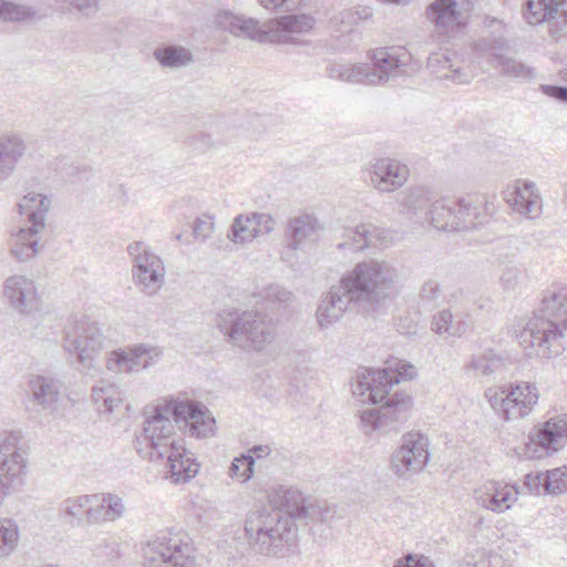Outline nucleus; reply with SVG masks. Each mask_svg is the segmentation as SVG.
Listing matches in <instances>:
<instances>
[{
    "instance_id": "nucleus-1",
    "label": "nucleus",
    "mask_w": 567,
    "mask_h": 567,
    "mask_svg": "<svg viewBox=\"0 0 567 567\" xmlns=\"http://www.w3.org/2000/svg\"><path fill=\"white\" fill-rule=\"evenodd\" d=\"M137 436V451L151 461L166 460L169 477L175 484L194 478L199 463L186 450L184 440L176 435L175 426L184 427L190 436L206 439L214 434L215 419L200 403L164 398L152 408Z\"/></svg>"
},
{
    "instance_id": "nucleus-2",
    "label": "nucleus",
    "mask_w": 567,
    "mask_h": 567,
    "mask_svg": "<svg viewBox=\"0 0 567 567\" xmlns=\"http://www.w3.org/2000/svg\"><path fill=\"white\" fill-rule=\"evenodd\" d=\"M277 508L251 511L245 522L250 547L268 557L285 556L297 538L295 520L303 522L309 504L296 487H280L274 499Z\"/></svg>"
},
{
    "instance_id": "nucleus-3",
    "label": "nucleus",
    "mask_w": 567,
    "mask_h": 567,
    "mask_svg": "<svg viewBox=\"0 0 567 567\" xmlns=\"http://www.w3.org/2000/svg\"><path fill=\"white\" fill-rule=\"evenodd\" d=\"M399 383L394 373L386 369L360 368L352 383L353 395L362 403L378 404L385 399L379 409H370L361 413L360 420L365 433H388L405 423L412 409V398L403 392L390 394L393 384Z\"/></svg>"
},
{
    "instance_id": "nucleus-4",
    "label": "nucleus",
    "mask_w": 567,
    "mask_h": 567,
    "mask_svg": "<svg viewBox=\"0 0 567 567\" xmlns=\"http://www.w3.org/2000/svg\"><path fill=\"white\" fill-rule=\"evenodd\" d=\"M567 330V287L547 290L538 311L519 333V342L528 355L549 358L560 354Z\"/></svg>"
},
{
    "instance_id": "nucleus-5",
    "label": "nucleus",
    "mask_w": 567,
    "mask_h": 567,
    "mask_svg": "<svg viewBox=\"0 0 567 567\" xmlns=\"http://www.w3.org/2000/svg\"><path fill=\"white\" fill-rule=\"evenodd\" d=\"M396 279L398 271L389 261L368 259L358 262L340 281L354 303L365 309L389 298Z\"/></svg>"
},
{
    "instance_id": "nucleus-6",
    "label": "nucleus",
    "mask_w": 567,
    "mask_h": 567,
    "mask_svg": "<svg viewBox=\"0 0 567 567\" xmlns=\"http://www.w3.org/2000/svg\"><path fill=\"white\" fill-rule=\"evenodd\" d=\"M217 327L234 346L251 351H264L276 338V327L261 312L225 309L217 318Z\"/></svg>"
},
{
    "instance_id": "nucleus-7",
    "label": "nucleus",
    "mask_w": 567,
    "mask_h": 567,
    "mask_svg": "<svg viewBox=\"0 0 567 567\" xmlns=\"http://www.w3.org/2000/svg\"><path fill=\"white\" fill-rule=\"evenodd\" d=\"M105 346L99 324L86 317L69 322L63 330L62 349L86 372L96 370V359Z\"/></svg>"
},
{
    "instance_id": "nucleus-8",
    "label": "nucleus",
    "mask_w": 567,
    "mask_h": 567,
    "mask_svg": "<svg viewBox=\"0 0 567 567\" xmlns=\"http://www.w3.org/2000/svg\"><path fill=\"white\" fill-rule=\"evenodd\" d=\"M145 567H195V548L190 536L182 530L166 532L143 547Z\"/></svg>"
},
{
    "instance_id": "nucleus-9",
    "label": "nucleus",
    "mask_w": 567,
    "mask_h": 567,
    "mask_svg": "<svg viewBox=\"0 0 567 567\" xmlns=\"http://www.w3.org/2000/svg\"><path fill=\"white\" fill-rule=\"evenodd\" d=\"M485 398L499 419L511 422L528 416L538 402L539 393L535 384L518 382L488 388Z\"/></svg>"
},
{
    "instance_id": "nucleus-10",
    "label": "nucleus",
    "mask_w": 567,
    "mask_h": 567,
    "mask_svg": "<svg viewBox=\"0 0 567 567\" xmlns=\"http://www.w3.org/2000/svg\"><path fill=\"white\" fill-rule=\"evenodd\" d=\"M27 468L28 460L19 446V436L13 433L0 436V497L22 485Z\"/></svg>"
},
{
    "instance_id": "nucleus-11",
    "label": "nucleus",
    "mask_w": 567,
    "mask_h": 567,
    "mask_svg": "<svg viewBox=\"0 0 567 567\" xmlns=\"http://www.w3.org/2000/svg\"><path fill=\"white\" fill-rule=\"evenodd\" d=\"M133 257V279L138 289L147 295L156 293L165 281L163 260L141 241L128 245Z\"/></svg>"
},
{
    "instance_id": "nucleus-12",
    "label": "nucleus",
    "mask_w": 567,
    "mask_h": 567,
    "mask_svg": "<svg viewBox=\"0 0 567 567\" xmlns=\"http://www.w3.org/2000/svg\"><path fill=\"white\" fill-rule=\"evenodd\" d=\"M371 60L370 83L381 85L408 74L412 62L411 53L404 47H381L369 51Z\"/></svg>"
},
{
    "instance_id": "nucleus-13",
    "label": "nucleus",
    "mask_w": 567,
    "mask_h": 567,
    "mask_svg": "<svg viewBox=\"0 0 567 567\" xmlns=\"http://www.w3.org/2000/svg\"><path fill=\"white\" fill-rule=\"evenodd\" d=\"M523 16L530 25L545 24L551 38L567 35V0H525Z\"/></svg>"
},
{
    "instance_id": "nucleus-14",
    "label": "nucleus",
    "mask_w": 567,
    "mask_h": 567,
    "mask_svg": "<svg viewBox=\"0 0 567 567\" xmlns=\"http://www.w3.org/2000/svg\"><path fill=\"white\" fill-rule=\"evenodd\" d=\"M161 357L158 347L136 344L107 352L105 367L113 373H135L156 364Z\"/></svg>"
},
{
    "instance_id": "nucleus-15",
    "label": "nucleus",
    "mask_w": 567,
    "mask_h": 567,
    "mask_svg": "<svg viewBox=\"0 0 567 567\" xmlns=\"http://www.w3.org/2000/svg\"><path fill=\"white\" fill-rule=\"evenodd\" d=\"M429 458L427 437L421 433H409L403 436L401 446L393 453L391 465L396 476L405 477L422 471Z\"/></svg>"
},
{
    "instance_id": "nucleus-16",
    "label": "nucleus",
    "mask_w": 567,
    "mask_h": 567,
    "mask_svg": "<svg viewBox=\"0 0 567 567\" xmlns=\"http://www.w3.org/2000/svg\"><path fill=\"white\" fill-rule=\"evenodd\" d=\"M567 443V414L549 419L518 452L525 458H540L544 452H557Z\"/></svg>"
},
{
    "instance_id": "nucleus-17",
    "label": "nucleus",
    "mask_w": 567,
    "mask_h": 567,
    "mask_svg": "<svg viewBox=\"0 0 567 567\" xmlns=\"http://www.w3.org/2000/svg\"><path fill=\"white\" fill-rule=\"evenodd\" d=\"M362 171L370 185L384 193L402 187L410 174L405 164L389 157L372 159L363 166Z\"/></svg>"
},
{
    "instance_id": "nucleus-18",
    "label": "nucleus",
    "mask_w": 567,
    "mask_h": 567,
    "mask_svg": "<svg viewBox=\"0 0 567 567\" xmlns=\"http://www.w3.org/2000/svg\"><path fill=\"white\" fill-rule=\"evenodd\" d=\"M458 231L470 230L486 224L496 208L487 194L472 193L454 202Z\"/></svg>"
},
{
    "instance_id": "nucleus-19",
    "label": "nucleus",
    "mask_w": 567,
    "mask_h": 567,
    "mask_svg": "<svg viewBox=\"0 0 567 567\" xmlns=\"http://www.w3.org/2000/svg\"><path fill=\"white\" fill-rule=\"evenodd\" d=\"M339 249H353L361 251L367 247H386L393 243V235L390 230L379 227L372 223H359L347 225L341 229Z\"/></svg>"
},
{
    "instance_id": "nucleus-20",
    "label": "nucleus",
    "mask_w": 567,
    "mask_h": 567,
    "mask_svg": "<svg viewBox=\"0 0 567 567\" xmlns=\"http://www.w3.org/2000/svg\"><path fill=\"white\" fill-rule=\"evenodd\" d=\"M214 23L233 37L248 39L259 43L267 42V22L264 25L259 20L230 9H220L214 16Z\"/></svg>"
},
{
    "instance_id": "nucleus-21",
    "label": "nucleus",
    "mask_w": 567,
    "mask_h": 567,
    "mask_svg": "<svg viewBox=\"0 0 567 567\" xmlns=\"http://www.w3.org/2000/svg\"><path fill=\"white\" fill-rule=\"evenodd\" d=\"M476 50L486 53L491 63L508 78L529 80L535 76V70L512 56L508 47L502 40H482L476 44Z\"/></svg>"
},
{
    "instance_id": "nucleus-22",
    "label": "nucleus",
    "mask_w": 567,
    "mask_h": 567,
    "mask_svg": "<svg viewBox=\"0 0 567 567\" xmlns=\"http://www.w3.org/2000/svg\"><path fill=\"white\" fill-rule=\"evenodd\" d=\"M315 24L309 14H288L267 21V42L296 44L297 37L308 33Z\"/></svg>"
},
{
    "instance_id": "nucleus-23",
    "label": "nucleus",
    "mask_w": 567,
    "mask_h": 567,
    "mask_svg": "<svg viewBox=\"0 0 567 567\" xmlns=\"http://www.w3.org/2000/svg\"><path fill=\"white\" fill-rule=\"evenodd\" d=\"M3 296L11 308L20 313L30 315L40 306L34 280L23 275H12L4 280Z\"/></svg>"
},
{
    "instance_id": "nucleus-24",
    "label": "nucleus",
    "mask_w": 567,
    "mask_h": 567,
    "mask_svg": "<svg viewBox=\"0 0 567 567\" xmlns=\"http://www.w3.org/2000/svg\"><path fill=\"white\" fill-rule=\"evenodd\" d=\"M519 489L516 485L504 482H487L475 489L474 498L481 507L502 514L517 502Z\"/></svg>"
},
{
    "instance_id": "nucleus-25",
    "label": "nucleus",
    "mask_w": 567,
    "mask_h": 567,
    "mask_svg": "<svg viewBox=\"0 0 567 567\" xmlns=\"http://www.w3.org/2000/svg\"><path fill=\"white\" fill-rule=\"evenodd\" d=\"M506 203L518 214L536 218L542 214L543 200L536 184L527 179H517L515 186L505 196Z\"/></svg>"
},
{
    "instance_id": "nucleus-26",
    "label": "nucleus",
    "mask_w": 567,
    "mask_h": 567,
    "mask_svg": "<svg viewBox=\"0 0 567 567\" xmlns=\"http://www.w3.org/2000/svg\"><path fill=\"white\" fill-rule=\"evenodd\" d=\"M322 226L319 220L309 214H302L288 220L285 233L290 249H303L320 237Z\"/></svg>"
},
{
    "instance_id": "nucleus-27",
    "label": "nucleus",
    "mask_w": 567,
    "mask_h": 567,
    "mask_svg": "<svg viewBox=\"0 0 567 567\" xmlns=\"http://www.w3.org/2000/svg\"><path fill=\"white\" fill-rule=\"evenodd\" d=\"M350 303H354L347 292V288L341 287V281L333 285L329 292L324 295L317 309V320L321 328H328L337 322L346 312Z\"/></svg>"
},
{
    "instance_id": "nucleus-28",
    "label": "nucleus",
    "mask_w": 567,
    "mask_h": 567,
    "mask_svg": "<svg viewBox=\"0 0 567 567\" xmlns=\"http://www.w3.org/2000/svg\"><path fill=\"white\" fill-rule=\"evenodd\" d=\"M90 499L86 525H103L109 522H115L125 513L123 499L115 494H90Z\"/></svg>"
},
{
    "instance_id": "nucleus-29",
    "label": "nucleus",
    "mask_w": 567,
    "mask_h": 567,
    "mask_svg": "<svg viewBox=\"0 0 567 567\" xmlns=\"http://www.w3.org/2000/svg\"><path fill=\"white\" fill-rule=\"evenodd\" d=\"M61 386L56 379L33 375L29 381L31 400L42 412L53 414L59 409Z\"/></svg>"
},
{
    "instance_id": "nucleus-30",
    "label": "nucleus",
    "mask_w": 567,
    "mask_h": 567,
    "mask_svg": "<svg viewBox=\"0 0 567 567\" xmlns=\"http://www.w3.org/2000/svg\"><path fill=\"white\" fill-rule=\"evenodd\" d=\"M427 19L440 29H453L465 24L466 10L456 0H434L427 8Z\"/></svg>"
},
{
    "instance_id": "nucleus-31",
    "label": "nucleus",
    "mask_w": 567,
    "mask_h": 567,
    "mask_svg": "<svg viewBox=\"0 0 567 567\" xmlns=\"http://www.w3.org/2000/svg\"><path fill=\"white\" fill-rule=\"evenodd\" d=\"M51 207V199L35 192H29L19 202V213L27 217L31 224L28 228L41 231L45 228L47 215Z\"/></svg>"
},
{
    "instance_id": "nucleus-32",
    "label": "nucleus",
    "mask_w": 567,
    "mask_h": 567,
    "mask_svg": "<svg viewBox=\"0 0 567 567\" xmlns=\"http://www.w3.org/2000/svg\"><path fill=\"white\" fill-rule=\"evenodd\" d=\"M465 369L474 374V377L489 379L501 374L506 369V359L493 350H488L478 354H473Z\"/></svg>"
},
{
    "instance_id": "nucleus-33",
    "label": "nucleus",
    "mask_w": 567,
    "mask_h": 567,
    "mask_svg": "<svg viewBox=\"0 0 567 567\" xmlns=\"http://www.w3.org/2000/svg\"><path fill=\"white\" fill-rule=\"evenodd\" d=\"M90 501V494L66 497L59 506L60 518L70 526L81 527L86 525Z\"/></svg>"
},
{
    "instance_id": "nucleus-34",
    "label": "nucleus",
    "mask_w": 567,
    "mask_h": 567,
    "mask_svg": "<svg viewBox=\"0 0 567 567\" xmlns=\"http://www.w3.org/2000/svg\"><path fill=\"white\" fill-rule=\"evenodd\" d=\"M370 74V65L364 63H333L327 68L328 78L350 84L372 85Z\"/></svg>"
},
{
    "instance_id": "nucleus-35",
    "label": "nucleus",
    "mask_w": 567,
    "mask_h": 567,
    "mask_svg": "<svg viewBox=\"0 0 567 567\" xmlns=\"http://www.w3.org/2000/svg\"><path fill=\"white\" fill-rule=\"evenodd\" d=\"M39 233L31 228H21L16 236L10 252L19 262H25L34 258L40 251Z\"/></svg>"
},
{
    "instance_id": "nucleus-36",
    "label": "nucleus",
    "mask_w": 567,
    "mask_h": 567,
    "mask_svg": "<svg viewBox=\"0 0 567 567\" xmlns=\"http://www.w3.org/2000/svg\"><path fill=\"white\" fill-rule=\"evenodd\" d=\"M92 399L100 412L112 413L123 402V393L117 385L101 380L93 386Z\"/></svg>"
},
{
    "instance_id": "nucleus-37",
    "label": "nucleus",
    "mask_w": 567,
    "mask_h": 567,
    "mask_svg": "<svg viewBox=\"0 0 567 567\" xmlns=\"http://www.w3.org/2000/svg\"><path fill=\"white\" fill-rule=\"evenodd\" d=\"M155 60L164 68L181 69L193 62L192 52L182 45L167 44L154 50Z\"/></svg>"
},
{
    "instance_id": "nucleus-38",
    "label": "nucleus",
    "mask_w": 567,
    "mask_h": 567,
    "mask_svg": "<svg viewBox=\"0 0 567 567\" xmlns=\"http://www.w3.org/2000/svg\"><path fill=\"white\" fill-rule=\"evenodd\" d=\"M430 223L439 230L458 231L454 202L441 199L429 209Z\"/></svg>"
},
{
    "instance_id": "nucleus-39",
    "label": "nucleus",
    "mask_w": 567,
    "mask_h": 567,
    "mask_svg": "<svg viewBox=\"0 0 567 567\" xmlns=\"http://www.w3.org/2000/svg\"><path fill=\"white\" fill-rule=\"evenodd\" d=\"M436 63H441L442 71H445L442 76L457 84H467L475 75H477L476 66L470 64L466 66H455L446 56H441L439 54L431 55L429 58V66L434 68Z\"/></svg>"
},
{
    "instance_id": "nucleus-40",
    "label": "nucleus",
    "mask_w": 567,
    "mask_h": 567,
    "mask_svg": "<svg viewBox=\"0 0 567 567\" xmlns=\"http://www.w3.org/2000/svg\"><path fill=\"white\" fill-rule=\"evenodd\" d=\"M27 144L23 137L17 133H6L0 135V159H2L13 171L18 162L24 156Z\"/></svg>"
},
{
    "instance_id": "nucleus-41",
    "label": "nucleus",
    "mask_w": 567,
    "mask_h": 567,
    "mask_svg": "<svg viewBox=\"0 0 567 567\" xmlns=\"http://www.w3.org/2000/svg\"><path fill=\"white\" fill-rule=\"evenodd\" d=\"M398 203L402 207V214L417 217L430 203L429 192L422 187L410 188L399 195Z\"/></svg>"
},
{
    "instance_id": "nucleus-42",
    "label": "nucleus",
    "mask_w": 567,
    "mask_h": 567,
    "mask_svg": "<svg viewBox=\"0 0 567 567\" xmlns=\"http://www.w3.org/2000/svg\"><path fill=\"white\" fill-rule=\"evenodd\" d=\"M20 530L13 519L0 518V559L11 556L19 546Z\"/></svg>"
},
{
    "instance_id": "nucleus-43",
    "label": "nucleus",
    "mask_w": 567,
    "mask_h": 567,
    "mask_svg": "<svg viewBox=\"0 0 567 567\" xmlns=\"http://www.w3.org/2000/svg\"><path fill=\"white\" fill-rule=\"evenodd\" d=\"M228 237L233 243L239 245H245L257 238V233L254 225V219L251 218V214L238 215L231 224Z\"/></svg>"
},
{
    "instance_id": "nucleus-44",
    "label": "nucleus",
    "mask_w": 567,
    "mask_h": 567,
    "mask_svg": "<svg viewBox=\"0 0 567 567\" xmlns=\"http://www.w3.org/2000/svg\"><path fill=\"white\" fill-rule=\"evenodd\" d=\"M372 17V8L368 6H358L342 10L336 16V20L343 25L342 31L350 32L355 25L371 20Z\"/></svg>"
},
{
    "instance_id": "nucleus-45",
    "label": "nucleus",
    "mask_w": 567,
    "mask_h": 567,
    "mask_svg": "<svg viewBox=\"0 0 567 567\" xmlns=\"http://www.w3.org/2000/svg\"><path fill=\"white\" fill-rule=\"evenodd\" d=\"M432 330L445 339L460 337L463 333L461 323L453 321V315L449 309L434 315L432 319Z\"/></svg>"
},
{
    "instance_id": "nucleus-46",
    "label": "nucleus",
    "mask_w": 567,
    "mask_h": 567,
    "mask_svg": "<svg viewBox=\"0 0 567 567\" xmlns=\"http://www.w3.org/2000/svg\"><path fill=\"white\" fill-rule=\"evenodd\" d=\"M254 456L251 454H240L231 461L228 467V476L231 480L244 484L251 480L254 475Z\"/></svg>"
},
{
    "instance_id": "nucleus-47",
    "label": "nucleus",
    "mask_w": 567,
    "mask_h": 567,
    "mask_svg": "<svg viewBox=\"0 0 567 567\" xmlns=\"http://www.w3.org/2000/svg\"><path fill=\"white\" fill-rule=\"evenodd\" d=\"M258 296L262 303L272 308L287 307L293 299L291 291L277 284L264 288Z\"/></svg>"
},
{
    "instance_id": "nucleus-48",
    "label": "nucleus",
    "mask_w": 567,
    "mask_h": 567,
    "mask_svg": "<svg viewBox=\"0 0 567 567\" xmlns=\"http://www.w3.org/2000/svg\"><path fill=\"white\" fill-rule=\"evenodd\" d=\"M336 514L337 509L334 505H329L326 503L309 504L307 516L305 517L303 523L308 524L309 522H320L324 524H331L336 517Z\"/></svg>"
},
{
    "instance_id": "nucleus-49",
    "label": "nucleus",
    "mask_w": 567,
    "mask_h": 567,
    "mask_svg": "<svg viewBox=\"0 0 567 567\" xmlns=\"http://www.w3.org/2000/svg\"><path fill=\"white\" fill-rule=\"evenodd\" d=\"M33 16L30 8L0 0V19L3 21H22Z\"/></svg>"
},
{
    "instance_id": "nucleus-50",
    "label": "nucleus",
    "mask_w": 567,
    "mask_h": 567,
    "mask_svg": "<svg viewBox=\"0 0 567 567\" xmlns=\"http://www.w3.org/2000/svg\"><path fill=\"white\" fill-rule=\"evenodd\" d=\"M567 492V466L547 471L546 494L558 495Z\"/></svg>"
},
{
    "instance_id": "nucleus-51",
    "label": "nucleus",
    "mask_w": 567,
    "mask_h": 567,
    "mask_svg": "<svg viewBox=\"0 0 567 567\" xmlns=\"http://www.w3.org/2000/svg\"><path fill=\"white\" fill-rule=\"evenodd\" d=\"M442 296L440 284L433 279L425 281L420 289V300L426 308H434L439 305Z\"/></svg>"
},
{
    "instance_id": "nucleus-52",
    "label": "nucleus",
    "mask_w": 567,
    "mask_h": 567,
    "mask_svg": "<svg viewBox=\"0 0 567 567\" xmlns=\"http://www.w3.org/2000/svg\"><path fill=\"white\" fill-rule=\"evenodd\" d=\"M524 274L517 267H508L504 269L501 276L503 288L508 292H517L523 286Z\"/></svg>"
},
{
    "instance_id": "nucleus-53",
    "label": "nucleus",
    "mask_w": 567,
    "mask_h": 567,
    "mask_svg": "<svg viewBox=\"0 0 567 567\" xmlns=\"http://www.w3.org/2000/svg\"><path fill=\"white\" fill-rule=\"evenodd\" d=\"M524 486L536 495L546 494L547 472L529 473L525 476Z\"/></svg>"
},
{
    "instance_id": "nucleus-54",
    "label": "nucleus",
    "mask_w": 567,
    "mask_h": 567,
    "mask_svg": "<svg viewBox=\"0 0 567 567\" xmlns=\"http://www.w3.org/2000/svg\"><path fill=\"white\" fill-rule=\"evenodd\" d=\"M251 218L254 219L257 237L270 234L277 224L276 219L267 213H251Z\"/></svg>"
},
{
    "instance_id": "nucleus-55",
    "label": "nucleus",
    "mask_w": 567,
    "mask_h": 567,
    "mask_svg": "<svg viewBox=\"0 0 567 567\" xmlns=\"http://www.w3.org/2000/svg\"><path fill=\"white\" fill-rule=\"evenodd\" d=\"M193 231L196 239L205 241L214 233L213 219L210 217L197 218Z\"/></svg>"
},
{
    "instance_id": "nucleus-56",
    "label": "nucleus",
    "mask_w": 567,
    "mask_h": 567,
    "mask_svg": "<svg viewBox=\"0 0 567 567\" xmlns=\"http://www.w3.org/2000/svg\"><path fill=\"white\" fill-rule=\"evenodd\" d=\"M394 567H435L425 556L408 555L404 560H399Z\"/></svg>"
},
{
    "instance_id": "nucleus-57",
    "label": "nucleus",
    "mask_w": 567,
    "mask_h": 567,
    "mask_svg": "<svg viewBox=\"0 0 567 567\" xmlns=\"http://www.w3.org/2000/svg\"><path fill=\"white\" fill-rule=\"evenodd\" d=\"M542 92L557 101L567 103V87L558 85H542Z\"/></svg>"
},
{
    "instance_id": "nucleus-58",
    "label": "nucleus",
    "mask_w": 567,
    "mask_h": 567,
    "mask_svg": "<svg viewBox=\"0 0 567 567\" xmlns=\"http://www.w3.org/2000/svg\"><path fill=\"white\" fill-rule=\"evenodd\" d=\"M271 449L269 445H254L248 450L247 454H251L256 460L266 458L270 455Z\"/></svg>"
},
{
    "instance_id": "nucleus-59",
    "label": "nucleus",
    "mask_w": 567,
    "mask_h": 567,
    "mask_svg": "<svg viewBox=\"0 0 567 567\" xmlns=\"http://www.w3.org/2000/svg\"><path fill=\"white\" fill-rule=\"evenodd\" d=\"M401 369L402 370L398 371V372L390 371V370H386V371L389 373H394L398 379H399V375L402 378H406V379H413L416 375V369H415V367H413L411 364H404V365H402Z\"/></svg>"
},
{
    "instance_id": "nucleus-60",
    "label": "nucleus",
    "mask_w": 567,
    "mask_h": 567,
    "mask_svg": "<svg viewBox=\"0 0 567 567\" xmlns=\"http://www.w3.org/2000/svg\"><path fill=\"white\" fill-rule=\"evenodd\" d=\"M306 4V0H285V4H282L284 11H296L303 8Z\"/></svg>"
},
{
    "instance_id": "nucleus-61",
    "label": "nucleus",
    "mask_w": 567,
    "mask_h": 567,
    "mask_svg": "<svg viewBox=\"0 0 567 567\" xmlns=\"http://www.w3.org/2000/svg\"><path fill=\"white\" fill-rule=\"evenodd\" d=\"M260 4L266 9H281L285 0H259Z\"/></svg>"
},
{
    "instance_id": "nucleus-62",
    "label": "nucleus",
    "mask_w": 567,
    "mask_h": 567,
    "mask_svg": "<svg viewBox=\"0 0 567 567\" xmlns=\"http://www.w3.org/2000/svg\"><path fill=\"white\" fill-rule=\"evenodd\" d=\"M14 171L0 159V183L4 182Z\"/></svg>"
},
{
    "instance_id": "nucleus-63",
    "label": "nucleus",
    "mask_w": 567,
    "mask_h": 567,
    "mask_svg": "<svg viewBox=\"0 0 567 567\" xmlns=\"http://www.w3.org/2000/svg\"><path fill=\"white\" fill-rule=\"evenodd\" d=\"M462 567H475L474 565L470 564V563H466L465 565H463Z\"/></svg>"
}]
</instances>
